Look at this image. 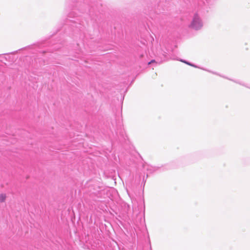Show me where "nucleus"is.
Returning a JSON list of instances; mask_svg holds the SVG:
<instances>
[{"label":"nucleus","mask_w":250,"mask_h":250,"mask_svg":"<svg viewBox=\"0 0 250 250\" xmlns=\"http://www.w3.org/2000/svg\"><path fill=\"white\" fill-rule=\"evenodd\" d=\"M180 61L181 62H184V63H186V64H188V65H191V66H194V67H196L194 65H193V64H192L190 63V62H187V61H185V60H180Z\"/></svg>","instance_id":"obj_4"},{"label":"nucleus","mask_w":250,"mask_h":250,"mask_svg":"<svg viewBox=\"0 0 250 250\" xmlns=\"http://www.w3.org/2000/svg\"><path fill=\"white\" fill-rule=\"evenodd\" d=\"M203 25V22L197 14H195L189 25V27L198 30L200 29Z\"/></svg>","instance_id":"obj_1"},{"label":"nucleus","mask_w":250,"mask_h":250,"mask_svg":"<svg viewBox=\"0 0 250 250\" xmlns=\"http://www.w3.org/2000/svg\"><path fill=\"white\" fill-rule=\"evenodd\" d=\"M167 59L166 55L163 54L161 60H159L158 59H157L156 60H152L150 62H148V64H150L153 62H156V63L160 64L162 62L165 61Z\"/></svg>","instance_id":"obj_2"},{"label":"nucleus","mask_w":250,"mask_h":250,"mask_svg":"<svg viewBox=\"0 0 250 250\" xmlns=\"http://www.w3.org/2000/svg\"><path fill=\"white\" fill-rule=\"evenodd\" d=\"M6 198V196L5 194H0V202H3L4 201Z\"/></svg>","instance_id":"obj_3"},{"label":"nucleus","mask_w":250,"mask_h":250,"mask_svg":"<svg viewBox=\"0 0 250 250\" xmlns=\"http://www.w3.org/2000/svg\"><path fill=\"white\" fill-rule=\"evenodd\" d=\"M71 14H69V17H71Z\"/></svg>","instance_id":"obj_5"}]
</instances>
